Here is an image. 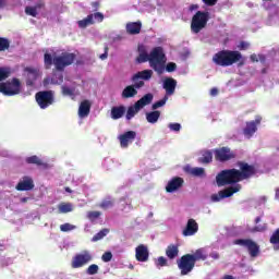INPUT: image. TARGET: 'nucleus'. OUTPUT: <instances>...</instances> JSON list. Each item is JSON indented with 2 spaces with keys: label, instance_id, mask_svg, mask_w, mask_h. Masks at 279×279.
<instances>
[{
  "label": "nucleus",
  "instance_id": "nucleus-1",
  "mask_svg": "<svg viewBox=\"0 0 279 279\" xmlns=\"http://www.w3.org/2000/svg\"><path fill=\"white\" fill-rule=\"evenodd\" d=\"M75 53L73 52H62L59 56H53L49 52L44 53V66L46 70L51 69L54 65L56 71L62 73L66 66H71L75 62Z\"/></svg>",
  "mask_w": 279,
  "mask_h": 279
},
{
  "label": "nucleus",
  "instance_id": "nucleus-2",
  "mask_svg": "<svg viewBox=\"0 0 279 279\" xmlns=\"http://www.w3.org/2000/svg\"><path fill=\"white\" fill-rule=\"evenodd\" d=\"M213 62L217 66H232L236 63L239 68L245 66V58L236 50H220L213 56Z\"/></svg>",
  "mask_w": 279,
  "mask_h": 279
},
{
  "label": "nucleus",
  "instance_id": "nucleus-3",
  "mask_svg": "<svg viewBox=\"0 0 279 279\" xmlns=\"http://www.w3.org/2000/svg\"><path fill=\"white\" fill-rule=\"evenodd\" d=\"M149 58L150 69L158 73V75H162V73H165V64H167L165 49L160 46L153 48L149 52Z\"/></svg>",
  "mask_w": 279,
  "mask_h": 279
},
{
  "label": "nucleus",
  "instance_id": "nucleus-4",
  "mask_svg": "<svg viewBox=\"0 0 279 279\" xmlns=\"http://www.w3.org/2000/svg\"><path fill=\"white\" fill-rule=\"evenodd\" d=\"M239 177L236 174V169H226L221 170L216 175L217 186H229L230 184H239Z\"/></svg>",
  "mask_w": 279,
  "mask_h": 279
},
{
  "label": "nucleus",
  "instance_id": "nucleus-5",
  "mask_svg": "<svg viewBox=\"0 0 279 279\" xmlns=\"http://www.w3.org/2000/svg\"><path fill=\"white\" fill-rule=\"evenodd\" d=\"M208 21H210V13L204 11H197L191 21V32L192 34H199L202 29L208 25Z\"/></svg>",
  "mask_w": 279,
  "mask_h": 279
},
{
  "label": "nucleus",
  "instance_id": "nucleus-6",
  "mask_svg": "<svg viewBox=\"0 0 279 279\" xmlns=\"http://www.w3.org/2000/svg\"><path fill=\"white\" fill-rule=\"evenodd\" d=\"M154 101V95L148 93L144 95L140 100H137L134 106H130L126 111V121H131L134 119L136 114L141 111V109L145 108V106H149Z\"/></svg>",
  "mask_w": 279,
  "mask_h": 279
},
{
  "label": "nucleus",
  "instance_id": "nucleus-7",
  "mask_svg": "<svg viewBox=\"0 0 279 279\" xmlns=\"http://www.w3.org/2000/svg\"><path fill=\"white\" fill-rule=\"evenodd\" d=\"M93 262V253L88 250H83L81 253L75 254L71 260L72 269H82L86 267L88 263Z\"/></svg>",
  "mask_w": 279,
  "mask_h": 279
},
{
  "label": "nucleus",
  "instance_id": "nucleus-8",
  "mask_svg": "<svg viewBox=\"0 0 279 279\" xmlns=\"http://www.w3.org/2000/svg\"><path fill=\"white\" fill-rule=\"evenodd\" d=\"M236 165L240 168V170L235 169L239 182L254 178V174L256 173V167L254 165H250L245 161H238Z\"/></svg>",
  "mask_w": 279,
  "mask_h": 279
},
{
  "label": "nucleus",
  "instance_id": "nucleus-9",
  "mask_svg": "<svg viewBox=\"0 0 279 279\" xmlns=\"http://www.w3.org/2000/svg\"><path fill=\"white\" fill-rule=\"evenodd\" d=\"M233 245L246 247L251 258H256L260 254V246L252 239H236L233 241Z\"/></svg>",
  "mask_w": 279,
  "mask_h": 279
},
{
  "label": "nucleus",
  "instance_id": "nucleus-10",
  "mask_svg": "<svg viewBox=\"0 0 279 279\" xmlns=\"http://www.w3.org/2000/svg\"><path fill=\"white\" fill-rule=\"evenodd\" d=\"M177 265L181 271V276H189L195 269V262L191 254H185L177 260Z\"/></svg>",
  "mask_w": 279,
  "mask_h": 279
},
{
  "label": "nucleus",
  "instance_id": "nucleus-11",
  "mask_svg": "<svg viewBox=\"0 0 279 279\" xmlns=\"http://www.w3.org/2000/svg\"><path fill=\"white\" fill-rule=\"evenodd\" d=\"M35 99L41 110H46V108H49V106H53V101H56L53 90L38 92L35 95Z\"/></svg>",
  "mask_w": 279,
  "mask_h": 279
},
{
  "label": "nucleus",
  "instance_id": "nucleus-12",
  "mask_svg": "<svg viewBox=\"0 0 279 279\" xmlns=\"http://www.w3.org/2000/svg\"><path fill=\"white\" fill-rule=\"evenodd\" d=\"M0 93L9 97L19 95V93H21V81L13 78L12 82L0 83Z\"/></svg>",
  "mask_w": 279,
  "mask_h": 279
},
{
  "label": "nucleus",
  "instance_id": "nucleus-13",
  "mask_svg": "<svg viewBox=\"0 0 279 279\" xmlns=\"http://www.w3.org/2000/svg\"><path fill=\"white\" fill-rule=\"evenodd\" d=\"M215 158L218 162H228V160H234L236 154L230 149V147H220L214 150Z\"/></svg>",
  "mask_w": 279,
  "mask_h": 279
},
{
  "label": "nucleus",
  "instance_id": "nucleus-14",
  "mask_svg": "<svg viewBox=\"0 0 279 279\" xmlns=\"http://www.w3.org/2000/svg\"><path fill=\"white\" fill-rule=\"evenodd\" d=\"M241 191V184H235L234 186H229L225 190L218 192V194L211 195V202H221V199H226L228 197H232L234 193H239Z\"/></svg>",
  "mask_w": 279,
  "mask_h": 279
},
{
  "label": "nucleus",
  "instance_id": "nucleus-15",
  "mask_svg": "<svg viewBox=\"0 0 279 279\" xmlns=\"http://www.w3.org/2000/svg\"><path fill=\"white\" fill-rule=\"evenodd\" d=\"M145 86V81L133 82L132 85H128L121 94L122 99H132L138 95V88Z\"/></svg>",
  "mask_w": 279,
  "mask_h": 279
},
{
  "label": "nucleus",
  "instance_id": "nucleus-16",
  "mask_svg": "<svg viewBox=\"0 0 279 279\" xmlns=\"http://www.w3.org/2000/svg\"><path fill=\"white\" fill-rule=\"evenodd\" d=\"M263 118L257 116L255 120L246 122V126L243 129V134L246 138H252L256 132H258V125H260Z\"/></svg>",
  "mask_w": 279,
  "mask_h": 279
},
{
  "label": "nucleus",
  "instance_id": "nucleus-17",
  "mask_svg": "<svg viewBox=\"0 0 279 279\" xmlns=\"http://www.w3.org/2000/svg\"><path fill=\"white\" fill-rule=\"evenodd\" d=\"M119 141H120V147L123 149H128L134 141H136V133L135 131H126L123 134L119 135Z\"/></svg>",
  "mask_w": 279,
  "mask_h": 279
},
{
  "label": "nucleus",
  "instance_id": "nucleus-18",
  "mask_svg": "<svg viewBox=\"0 0 279 279\" xmlns=\"http://www.w3.org/2000/svg\"><path fill=\"white\" fill-rule=\"evenodd\" d=\"M198 231H199V225L195 219L190 218L187 220L185 228L182 231V234L183 236H195V234H197Z\"/></svg>",
  "mask_w": 279,
  "mask_h": 279
},
{
  "label": "nucleus",
  "instance_id": "nucleus-19",
  "mask_svg": "<svg viewBox=\"0 0 279 279\" xmlns=\"http://www.w3.org/2000/svg\"><path fill=\"white\" fill-rule=\"evenodd\" d=\"M135 258L138 263H147L149 260V250L145 244H140L135 248Z\"/></svg>",
  "mask_w": 279,
  "mask_h": 279
},
{
  "label": "nucleus",
  "instance_id": "nucleus-20",
  "mask_svg": "<svg viewBox=\"0 0 279 279\" xmlns=\"http://www.w3.org/2000/svg\"><path fill=\"white\" fill-rule=\"evenodd\" d=\"M183 184H184V179L180 177H175L168 182L166 186V191L167 193H175V191H179V189H182Z\"/></svg>",
  "mask_w": 279,
  "mask_h": 279
},
{
  "label": "nucleus",
  "instance_id": "nucleus-21",
  "mask_svg": "<svg viewBox=\"0 0 279 279\" xmlns=\"http://www.w3.org/2000/svg\"><path fill=\"white\" fill-rule=\"evenodd\" d=\"M177 86H178V81H175L173 77H166L163 81V88L166 90V96L171 97V95H174Z\"/></svg>",
  "mask_w": 279,
  "mask_h": 279
},
{
  "label": "nucleus",
  "instance_id": "nucleus-22",
  "mask_svg": "<svg viewBox=\"0 0 279 279\" xmlns=\"http://www.w3.org/2000/svg\"><path fill=\"white\" fill-rule=\"evenodd\" d=\"M16 191H32L34 189V180L31 177H24L16 186Z\"/></svg>",
  "mask_w": 279,
  "mask_h": 279
},
{
  "label": "nucleus",
  "instance_id": "nucleus-23",
  "mask_svg": "<svg viewBox=\"0 0 279 279\" xmlns=\"http://www.w3.org/2000/svg\"><path fill=\"white\" fill-rule=\"evenodd\" d=\"M151 75H154V71L151 70H143L137 73H135L131 77V82H141V80H144L145 82H148V80H151Z\"/></svg>",
  "mask_w": 279,
  "mask_h": 279
},
{
  "label": "nucleus",
  "instance_id": "nucleus-24",
  "mask_svg": "<svg viewBox=\"0 0 279 279\" xmlns=\"http://www.w3.org/2000/svg\"><path fill=\"white\" fill-rule=\"evenodd\" d=\"M26 165H36V167H41V169H49V163L43 161L38 156L33 155L25 159Z\"/></svg>",
  "mask_w": 279,
  "mask_h": 279
},
{
  "label": "nucleus",
  "instance_id": "nucleus-25",
  "mask_svg": "<svg viewBox=\"0 0 279 279\" xmlns=\"http://www.w3.org/2000/svg\"><path fill=\"white\" fill-rule=\"evenodd\" d=\"M25 73H27L28 80L26 81L27 86H34V82L38 80V69L25 68Z\"/></svg>",
  "mask_w": 279,
  "mask_h": 279
},
{
  "label": "nucleus",
  "instance_id": "nucleus-26",
  "mask_svg": "<svg viewBox=\"0 0 279 279\" xmlns=\"http://www.w3.org/2000/svg\"><path fill=\"white\" fill-rule=\"evenodd\" d=\"M180 254L178 244H169L166 248V256L169 260H175Z\"/></svg>",
  "mask_w": 279,
  "mask_h": 279
},
{
  "label": "nucleus",
  "instance_id": "nucleus-27",
  "mask_svg": "<svg viewBox=\"0 0 279 279\" xmlns=\"http://www.w3.org/2000/svg\"><path fill=\"white\" fill-rule=\"evenodd\" d=\"M89 114H90V101L83 100L78 107V117H81V119H84Z\"/></svg>",
  "mask_w": 279,
  "mask_h": 279
},
{
  "label": "nucleus",
  "instance_id": "nucleus-28",
  "mask_svg": "<svg viewBox=\"0 0 279 279\" xmlns=\"http://www.w3.org/2000/svg\"><path fill=\"white\" fill-rule=\"evenodd\" d=\"M142 27H143V23L131 22V23L126 24V32H128V34L135 36L136 34H141Z\"/></svg>",
  "mask_w": 279,
  "mask_h": 279
},
{
  "label": "nucleus",
  "instance_id": "nucleus-29",
  "mask_svg": "<svg viewBox=\"0 0 279 279\" xmlns=\"http://www.w3.org/2000/svg\"><path fill=\"white\" fill-rule=\"evenodd\" d=\"M125 114V106L112 107L111 108V119L117 121Z\"/></svg>",
  "mask_w": 279,
  "mask_h": 279
},
{
  "label": "nucleus",
  "instance_id": "nucleus-30",
  "mask_svg": "<svg viewBox=\"0 0 279 279\" xmlns=\"http://www.w3.org/2000/svg\"><path fill=\"white\" fill-rule=\"evenodd\" d=\"M198 162L201 165H210V162H213V151L205 150L202 154V157L198 158Z\"/></svg>",
  "mask_w": 279,
  "mask_h": 279
},
{
  "label": "nucleus",
  "instance_id": "nucleus-31",
  "mask_svg": "<svg viewBox=\"0 0 279 279\" xmlns=\"http://www.w3.org/2000/svg\"><path fill=\"white\" fill-rule=\"evenodd\" d=\"M77 25L81 29H86L88 25H95V20H93V15H87L85 19L77 22Z\"/></svg>",
  "mask_w": 279,
  "mask_h": 279
},
{
  "label": "nucleus",
  "instance_id": "nucleus-32",
  "mask_svg": "<svg viewBox=\"0 0 279 279\" xmlns=\"http://www.w3.org/2000/svg\"><path fill=\"white\" fill-rule=\"evenodd\" d=\"M191 256L193 257L194 263L197 260H206V258H208L204 248L196 250L194 254H191Z\"/></svg>",
  "mask_w": 279,
  "mask_h": 279
},
{
  "label": "nucleus",
  "instance_id": "nucleus-33",
  "mask_svg": "<svg viewBox=\"0 0 279 279\" xmlns=\"http://www.w3.org/2000/svg\"><path fill=\"white\" fill-rule=\"evenodd\" d=\"M186 172L190 173V175H194V178H202L203 175H206V170L204 168H189L186 169Z\"/></svg>",
  "mask_w": 279,
  "mask_h": 279
},
{
  "label": "nucleus",
  "instance_id": "nucleus-34",
  "mask_svg": "<svg viewBox=\"0 0 279 279\" xmlns=\"http://www.w3.org/2000/svg\"><path fill=\"white\" fill-rule=\"evenodd\" d=\"M158 119H160V111L158 110L146 113V120L148 123H158Z\"/></svg>",
  "mask_w": 279,
  "mask_h": 279
},
{
  "label": "nucleus",
  "instance_id": "nucleus-35",
  "mask_svg": "<svg viewBox=\"0 0 279 279\" xmlns=\"http://www.w3.org/2000/svg\"><path fill=\"white\" fill-rule=\"evenodd\" d=\"M109 233H110V229H101L98 233H96L92 238V242L97 243V241H101V239H104L105 236H108Z\"/></svg>",
  "mask_w": 279,
  "mask_h": 279
},
{
  "label": "nucleus",
  "instance_id": "nucleus-36",
  "mask_svg": "<svg viewBox=\"0 0 279 279\" xmlns=\"http://www.w3.org/2000/svg\"><path fill=\"white\" fill-rule=\"evenodd\" d=\"M269 241L271 245H275V250H279V228L274 231Z\"/></svg>",
  "mask_w": 279,
  "mask_h": 279
},
{
  "label": "nucleus",
  "instance_id": "nucleus-37",
  "mask_svg": "<svg viewBox=\"0 0 279 279\" xmlns=\"http://www.w3.org/2000/svg\"><path fill=\"white\" fill-rule=\"evenodd\" d=\"M12 75V70L10 68H0V82H4Z\"/></svg>",
  "mask_w": 279,
  "mask_h": 279
},
{
  "label": "nucleus",
  "instance_id": "nucleus-38",
  "mask_svg": "<svg viewBox=\"0 0 279 279\" xmlns=\"http://www.w3.org/2000/svg\"><path fill=\"white\" fill-rule=\"evenodd\" d=\"M41 5L40 4H37L36 7H26L25 8V13L28 15V16H33V17H37L38 16V8H40Z\"/></svg>",
  "mask_w": 279,
  "mask_h": 279
},
{
  "label": "nucleus",
  "instance_id": "nucleus-39",
  "mask_svg": "<svg viewBox=\"0 0 279 279\" xmlns=\"http://www.w3.org/2000/svg\"><path fill=\"white\" fill-rule=\"evenodd\" d=\"M73 211V205L71 203H61L59 205V213L66 214Z\"/></svg>",
  "mask_w": 279,
  "mask_h": 279
},
{
  "label": "nucleus",
  "instance_id": "nucleus-40",
  "mask_svg": "<svg viewBox=\"0 0 279 279\" xmlns=\"http://www.w3.org/2000/svg\"><path fill=\"white\" fill-rule=\"evenodd\" d=\"M112 206H114V201H112V198H106L99 205L102 210H108V208H112Z\"/></svg>",
  "mask_w": 279,
  "mask_h": 279
},
{
  "label": "nucleus",
  "instance_id": "nucleus-41",
  "mask_svg": "<svg viewBox=\"0 0 279 279\" xmlns=\"http://www.w3.org/2000/svg\"><path fill=\"white\" fill-rule=\"evenodd\" d=\"M149 60H150V57H149V53H147V52H142L136 58V62L138 64H144V62H148L149 63Z\"/></svg>",
  "mask_w": 279,
  "mask_h": 279
},
{
  "label": "nucleus",
  "instance_id": "nucleus-42",
  "mask_svg": "<svg viewBox=\"0 0 279 279\" xmlns=\"http://www.w3.org/2000/svg\"><path fill=\"white\" fill-rule=\"evenodd\" d=\"M10 49V39L0 37V51H8Z\"/></svg>",
  "mask_w": 279,
  "mask_h": 279
},
{
  "label": "nucleus",
  "instance_id": "nucleus-43",
  "mask_svg": "<svg viewBox=\"0 0 279 279\" xmlns=\"http://www.w3.org/2000/svg\"><path fill=\"white\" fill-rule=\"evenodd\" d=\"M86 274L88 276H95L96 274H99V266L97 264H92L86 269Z\"/></svg>",
  "mask_w": 279,
  "mask_h": 279
},
{
  "label": "nucleus",
  "instance_id": "nucleus-44",
  "mask_svg": "<svg viewBox=\"0 0 279 279\" xmlns=\"http://www.w3.org/2000/svg\"><path fill=\"white\" fill-rule=\"evenodd\" d=\"M62 82H64V75H62V73H54L51 78V83L60 85Z\"/></svg>",
  "mask_w": 279,
  "mask_h": 279
},
{
  "label": "nucleus",
  "instance_id": "nucleus-45",
  "mask_svg": "<svg viewBox=\"0 0 279 279\" xmlns=\"http://www.w3.org/2000/svg\"><path fill=\"white\" fill-rule=\"evenodd\" d=\"M168 99H169V97L165 96L161 100L154 102L151 108L154 110H158V108H162V106H165V104H167Z\"/></svg>",
  "mask_w": 279,
  "mask_h": 279
},
{
  "label": "nucleus",
  "instance_id": "nucleus-46",
  "mask_svg": "<svg viewBox=\"0 0 279 279\" xmlns=\"http://www.w3.org/2000/svg\"><path fill=\"white\" fill-rule=\"evenodd\" d=\"M155 265H156V267H168L169 262H167V258H165V256H160L155 262Z\"/></svg>",
  "mask_w": 279,
  "mask_h": 279
},
{
  "label": "nucleus",
  "instance_id": "nucleus-47",
  "mask_svg": "<svg viewBox=\"0 0 279 279\" xmlns=\"http://www.w3.org/2000/svg\"><path fill=\"white\" fill-rule=\"evenodd\" d=\"M99 217H101V211H88L87 213V219H89V221H95V220L99 219Z\"/></svg>",
  "mask_w": 279,
  "mask_h": 279
},
{
  "label": "nucleus",
  "instance_id": "nucleus-48",
  "mask_svg": "<svg viewBox=\"0 0 279 279\" xmlns=\"http://www.w3.org/2000/svg\"><path fill=\"white\" fill-rule=\"evenodd\" d=\"M75 228L76 227L74 225H71L69 222H65V223L60 226L61 232H71V230H75Z\"/></svg>",
  "mask_w": 279,
  "mask_h": 279
},
{
  "label": "nucleus",
  "instance_id": "nucleus-49",
  "mask_svg": "<svg viewBox=\"0 0 279 279\" xmlns=\"http://www.w3.org/2000/svg\"><path fill=\"white\" fill-rule=\"evenodd\" d=\"M89 16H93V21H95V23L104 22V13H101V12H96L94 14H89Z\"/></svg>",
  "mask_w": 279,
  "mask_h": 279
},
{
  "label": "nucleus",
  "instance_id": "nucleus-50",
  "mask_svg": "<svg viewBox=\"0 0 279 279\" xmlns=\"http://www.w3.org/2000/svg\"><path fill=\"white\" fill-rule=\"evenodd\" d=\"M178 69V64H175L174 62H169L167 65H165V71H167V73H173L174 71H177Z\"/></svg>",
  "mask_w": 279,
  "mask_h": 279
},
{
  "label": "nucleus",
  "instance_id": "nucleus-51",
  "mask_svg": "<svg viewBox=\"0 0 279 279\" xmlns=\"http://www.w3.org/2000/svg\"><path fill=\"white\" fill-rule=\"evenodd\" d=\"M62 93L63 95L68 96V97H73L75 90L71 87H68V86H62Z\"/></svg>",
  "mask_w": 279,
  "mask_h": 279
},
{
  "label": "nucleus",
  "instance_id": "nucleus-52",
  "mask_svg": "<svg viewBox=\"0 0 279 279\" xmlns=\"http://www.w3.org/2000/svg\"><path fill=\"white\" fill-rule=\"evenodd\" d=\"M104 263H110L112 260V252H105L101 256Z\"/></svg>",
  "mask_w": 279,
  "mask_h": 279
},
{
  "label": "nucleus",
  "instance_id": "nucleus-53",
  "mask_svg": "<svg viewBox=\"0 0 279 279\" xmlns=\"http://www.w3.org/2000/svg\"><path fill=\"white\" fill-rule=\"evenodd\" d=\"M168 128L172 131V132H180V130H182V125L180 123H170L168 125Z\"/></svg>",
  "mask_w": 279,
  "mask_h": 279
},
{
  "label": "nucleus",
  "instance_id": "nucleus-54",
  "mask_svg": "<svg viewBox=\"0 0 279 279\" xmlns=\"http://www.w3.org/2000/svg\"><path fill=\"white\" fill-rule=\"evenodd\" d=\"M267 230V223L258 225L253 228V232H265Z\"/></svg>",
  "mask_w": 279,
  "mask_h": 279
},
{
  "label": "nucleus",
  "instance_id": "nucleus-55",
  "mask_svg": "<svg viewBox=\"0 0 279 279\" xmlns=\"http://www.w3.org/2000/svg\"><path fill=\"white\" fill-rule=\"evenodd\" d=\"M238 47H239L240 51H246V49H250V43L240 41V45Z\"/></svg>",
  "mask_w": 279,
  "mask_h": 279
},
{
  "label": "nucleus",
  "instance_id": "nucleus-56",
  "mask_svg": "<svg viewBox=\"0 0 279 279\" xmlns=\"http://www.w3.org/2000/svg\"><path fill=\"white\" fill-rule=\"evenodd\" d=\"M217 1L219 0H203V3H205V5L208 8H213L214 5H217Z\"/></svg>",
  "mask_w": 279,
  "mask_h": 279
},
{
  "label": "nucleus",
  "instance_id": "nucleus-57",
  "mask_svg": "<svg viewBox=\"0 0 279 279\" xmlns=\"http://www.w3.org/2000/svg\"><path fill=\"white\" fill-rule=\"evenodd\" d=\"M108 51H109L108 46H105V52L102 54H100L99 58L101 60H107L108 59Z\"/></svg>",
  "mask_w": 279,
  "mask_h": 279
},
{
  "label": "nucleus",
  "instance_id": "nucleus-58",
  "mask_svg": "<svg viewBox=\"0 0 279 279\" xmlns=\"http://www.w3.org/2000/svg\"><path fill=\"white\" fill-rule=\"evenodd\" d=\"M101 3L99 1L92 2V8L94 9V12H97L99 10Z\"/></svg>",
  "mask_w": 279,
  "mask_h": 279
},
{
  "label": "nucleus",
  "instance_id": "nucleus-59",
  "mask_svg": "<svg viewBox=\"0 0 279 279\" xmlns=\"http://www.w3.org/2000/svg\"><path fill=\"white\" fill-rule=\"evenodd\" d=\"M258 61L265 64V62H267V57L265 54H258Z\"/></svg>",
  "mask_w": 279,
  "mask_h": 279
},
{
  "label": "nucleus",
  "instance_id": "nucleus-60",
  "mask_svg": "<svg viewBox=\"0 0 279 279\" xmlns=\"http://www.w3.org/2000/svg\"><path fill=\"white\" fill-rule=\"evenodd\" d=\"M251 62H258V56L256 53H253L250 56Z\"/></svg>",
  "mask_w": 279,
  "mask_h": 279
},
{
  "label": "nucleus",
  "instance_id": "nucleus-61",
  "mask_svg": "<svg viewBox=\"0 0 279 279\" xmlns=\"http://www.w3.org/2000/svg\"><path fill=\"white\" fill-rule=\"evenodd\" d=\"M138 53H147V50L145 49V46L140 45L137 48Z\"/></svg>",
  "mask_w": 279,
  "mask_h": 279
},
{
  "label": "nucleus",
  "instance_id": "nucleus-62",
  "mask_svg": "<svg viewBox=\"0 0 279 279\" xmlns=\"http://www.w3.org/2000/svg\"><path fill=\"white\" fill-rule=\"evenodd\" d=\"M210 258H213L214 260H218L219 258V253L215 252V253H210Z\"/></svg>",
  "mask_w": 279,
  "mask_h": 279
},
{
  "label": "nucleus",
  "instance_id": "nucleus-63",
  "mask_svg": "<svg viewBox=\"0 0 279 279\" xmlns=\"http://www.w3.org/2000/svg\"><path fill=\"white\" fill-rule=\"evenodd\" d=\"M198 9H199V5L197 4L190 5V12H193L194 10H198Z\"/></svg>",
  "mask_w": 279,
  "mask_h": 279
},
{
  "label": "nucleus",
  "instance_id": "nucleus-64",
  "mask_svg": "<svg viewBox=\"0 0 279 279\" xmlns=\"http://www.w3.org/2000/svg\"><path fill=\"white\" fill-rule=\"evenodd\" d=\"M218 94H219V89H217V88H211L210 95H213V96L215 97V96L218 95Z\"/></svg>",
  "mask_w": 279,
  "mask_h": 279
}]
</instances>
